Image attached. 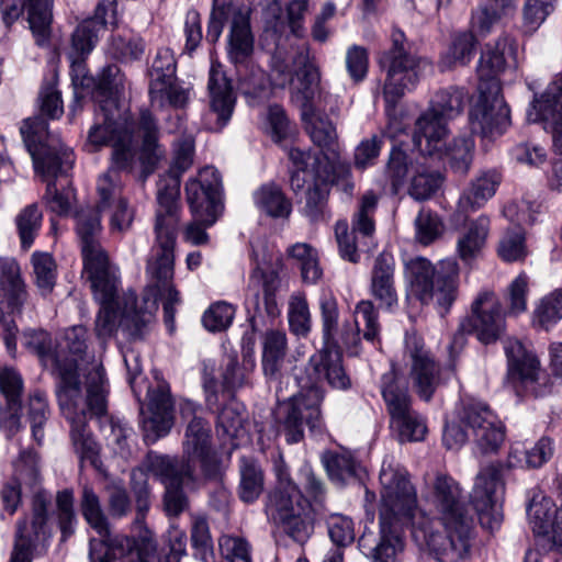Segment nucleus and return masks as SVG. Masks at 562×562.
I'll list each match as a JSON object with an SVG mask.
<instances>
[{"label": "nucleus", "mask_w": 562, "mask_h": 562, "mask_svg": "<svg viewBox=\"0 0 562 562\" xmlns=\"http://www.w3.org/2000/svg\"><path fill=\"white\" fill-rule=\"evenodd\" d=\"M381 484L380 536L364 532L358 541L372 562H400L404 550L403 525L409 522L417 508V495L406 469L393 457H386L379 474Z\"/></svg>", "instance_id": "nucleus-1"}, {"label": "nucleus", "mask_w": 562, "mask_h": 562, "mask_svg": "<svg viewBox=\"0 0 562 562\" xmlns=\"http://www.w3.org/2000/svg\"><path fill=\"white\" fill-rule=\"evenodd\" d=\"M426 484L445 535L423 525L414 527L413 538L437 561L459 562L469 553L473 529V517L463 499L462 488L459 482L443 473H436L431 482L426 480Z\"/></svg>", "instance_id": "nucleus-2"}, {"label": "nucleus", "mask_w": 562, "mask_h": 562, "mask_svg": "<svg viewBox=\"0 0 562 562\" xmlns=\"http://www.w3.org/2000/svg\"><path fill=\"white\" fill-rule=\"evenodd\" d=\"M194 140L191 135H181L175 140L173 159L167 177L159 182L158 209L155 221V243L147 259V272L153 279L168 286L175 273V247L180 222V178L193 162Z\"/></svg>", "instance_id": "nucleus-3"}, {"label": "nucleus", "mask_w": 562, "mask_h": 562, "mask_svg": "<svg viewBox=\"0 0 562 562\" xmlns=\"http://www.w3.org/2000/svg\"><path fill=\"white\" fill-rule=\"evenodd\" d=\"M76 360H66L58 364L55 373L58 376L56 396L59 409L70 423V438L74 449L81 461L97 465L99 448L87 429L88 413L103 415L106 411L105 379L102 366L94 364L86 381L87 396L85 397L78 376Z\"/></svg>", "instance_id": "nucleus-4"}, {"label": "nucleus", "mask_w": 562, "mask_h": 562, "mask_svg": "<svg viewBox=\"0 0 562 562\" xmlns=\"http://www.w3.org/2000/svg\"><path fill=\"white\" fill-rule=\"evenodd\" d=\"M146 273L150 278L151 286L155 289L154 297L144 296L143 305L139 306L134 292L125 293L120 321H117L116 311V307H119L117 294H111L104 301L100 297H94L100 304L94 322V333L100 340H106L112 337L119 327L130 336L138 337L143 328L151 322L154 313L158 308L157 299L162 301L165 323L170 330L173 329L175 305L180 303L179 292L175 289L172 280L165 288L162 284H158L147 271Z\"/></svg>", "instance_id": "nucleus-5"}, {"label": "nucleus", "mask_w": 562, "mask_h": 562, "mask_svg": "<svg viewBox=\"0 0 562 562\" xmlns=\"http://www.w3.org/2000/svg\"><path fill=\"white\" fill-rule=\"evenodd\" d=\"M41 115L24 120L20 131L34 166L47 176H57L72 166V151L63 145L58 135L49 132L44 116L58 119L64 113L60 93L52 86L40 93Z\"/></svg>", "instance_id": "nucleus-6"}, {"label": "nucleus", "mask_w": 562, "mask_h": 562, "mask_svg": "<svg viewBox=\"0 0 562 562\" xmlns=\"http://www.w3.org/2000/svg\"><path fill=\"white\" fill-rule=\"evenodd\" d=\"M406 278L412 294L422 304H434L443 316L459 294L460 267L456 259H443L437 265L424 257H415L405 263Z\"/></svg>", "instance_id": "nucleus-7"}, {"label": "nucleus", "mask_w": 562, "mask_h": 562, "mask_svg": "<svg viewBox=\"0 0 562 562\" xmlns=\"http://www.w3.org/2000/svg\"><path fill=\"white\" fill-rule=\"evenodd\" d=\"M77 234L81 243L83 272L90 282L94 297L108 300L117 294V269L110 262L108 252L98 237L101 233V221L95 212L77 214Z\"/></svg>", "instance_id": "nucleus-8"}, {"label": "nucleus", "mask_w": 562, "mask_h": 562, "mask_svg": "<svg viewBox=\"0 0 562 562\" xmlns=\"http://www.w3.org/2000/svg\"><path fill=\"white\" fill-rule=\"evenodd\" d=\"M324 347L314 353L308 361V370L317 381L325 380L337 390H347L351 385L350 378L342 366L337 335L339 329V307L331 293H323L318 301Z\"/></svg>", "instance_id": "nucleus-9"}, {"label": "nucleus", "mask_w": 562, "mask_h": 562, "mask_svg": "<svg viewBox=\"0 0 562 562\" xmlns=\"http://www.w3.org/2000/svg\"><path fill=\"white\" fill-rule=\"evenodd\" d=\"M392 47L380 58L381 68L386 72L383 93L386 103L395 106L406 91L413 89L420 77L431 70L426 58L411 54L406 49L405 34L393 29L391 34Z\"/></svg>", "instance_id": "nucleus-10"}, {"label": "nucleus", "mask_w": 562, "mask_h": 562, "mask_svg": "<svg viewBox=\"0 0 562 562\" xmlns=\"http://www.w3.org/2000/svg\"><path fill=\"white\" fill-rule=\"evenodd\" d=\"M468 93L461 88L449 87L439 90L431 99L430 108L422 114L415 124L413 140L428 154L441 148L447 137V121L460 115L465 106Z\"/></svg>", "instance_id": "nucleus-11"}, {"label": "nucleus", "mask_w": 562, "mask_h": 562, "mask_svg": "<svg viewBox=\"0 0 562 562\" xmlns=\"http://www.w3.org/2000/svg\"><path fill=\"white\" fill-rule=\"evenodd\" d=\"M324 400V390L311 385L299 395L280 407L277 415L278 432L285 437L288 443H297L304 437V423L312 432L323 431L321 404Z\"/></svg>", "instance_id": "nucleus-12"}, {"label": "nucleus", "mask_w": 562, "mask_h": 562, "mask_svg": "<svg viewBox=\"0 0 562 562\" xmlns=\"http://www.w3.org/2000/svg\"><path fill=\"white\" fill-rule=\"evenodd\" d=\"M183 419H189L184 430L182 442L183 459L180 465L193 467L200 464L207 477H217L221 474V462L211 447V427L202 417L195 415V406L191 402H184L180 406Z\"/></svg>", "instance_id": "nucleus-13"}, {"label": "nucleus", "mask_w": 562, "mask_h": 562, "mask_svg": "<svg viewBox=\"0 0 562 562\" xmlns=\"http://www.w3.org/2000/svg\"><path fill=\"white\" fill-rule=\"evenodd\" d=\"M144 467L146 472L159 479L165 485L164 508L169 517H178L189 508V499L182 485L193 480V467L180 465L179 460L156 453H148Z\"/></svg>", "instance_id": "nucleus-14"}, {"label": "nucleus", "mask_w": 562, "mask_h": 562, "mask_svg": "<svg viewBox=\"0 0 562 562\" xmlns=\"http://www.w3.org/2000/svg\"><path fill=\"white\" fill-rule=\"evenodd\" d=\"M505 494L503 465L491 463L480 469L470 493L480 524L490 530L497 528L503 519L501 512Z\"/></svg>", "instance_id": "nucleus-15"}, {"label": "nucleus", "mask_w": 562, "mask_h": 562, "mask_svg": "<svg viewBox=\"0 0 562 562\" xmlns=\"http://www.w3.org/2000/svg\"><path fill=\"white\" fill-rule=\"evenodd\" d=\"M376 204L378 196L369 191L361 198L359 209L352 218L351 231L347 222L336 223L335 236L342 259L357 263L360 259V249L369 246V240L375 232L373 215Z\"/></svg>", "instance_id": "nucleus-16"}, {"label": "nucleus", "mask_w": 562, "mask_h": 562, "mask_svg": "<svg viewBox=\"0 0 562 562\" xmlns=\"http://www.w3.org/2000/svg\"><path fill=\"white\" fill-rule=\"evenodd\" d=\"M501 86L495 82L477 83L479 98L470 111V125L473 133L483 137L501 135L509 125V109L501 94Z\"/></svg>", "instance_id": "nucleus-17"}, {"label": "nucleus", "mask_w": 562, "mask_h": 562, "mask_svg": "<svg viewBox=\"0 0 562 562\" xmlns=\"http://www.w3.org/2000/svg\"><path fill=\"white\" fill-rule=\"evenodd\" d=\"M186 195L193 216L205 225H213L223 210L218 171L214 167L201 169L196 178L187 182Z\"/></svg>", "instance_id": "nucleus-18"}, {"label": "nucleus", "mask_w": 562, "mask_h": 562, "mask_svg": "<svg viewBox=\"0 0 562 562\" xmlns=\"http://www.w3.org/2000/svg\"><path fill=\"white\" fill-rule=\"evenodd\" d=\"M461 329L475 334L483 344L496 341L505 329L502 305L494 291H481L471 305V315L461 323Z\"/></svg>", "instance_id": "nucleus-19"}, {"label": "nucleus", "mask_w": 562, "mask_h": 562, "mask_svg": "<svg viewBox=\"0 0 562 562\" xmlns=\"http://www.w3.org/2000/svg\"><path fill=\"white\" fill-rule=\"evenodd\" d=\"M504 349L508 361L507 379L514 387L521 386L535 396L546 394L548 378L540 370L536 356L517 339H507Z\"/></svg>", "instance_id": "nucleus-20"}, {"label": "nucleus", "mask_w": 562, "mask_h": 562, "mask_svg": "<svg viewBox=\"0 0 562 562\" xmlns=\"http://www.w3.org/2000/svg\"><path fill=\"white\" fill-rule=\"evenodd\" d=\"M459 422L472 430L474 440L483 452L496 451L505 438L504 427L491 408L479 401L462 402Z\"/></svg>", "instance_id": "nucleus-21"}, {"label": "nucleus", "mask_w": 562, "mask_h": 562, "mask_svg": "<svg viewBox=\"0 0 562 562\" xmlns=\"http://www.w3.org/2000/svg\"><path fill=\"white\" fill-rule=\"evenodd\" d=\"M406 352L412 361L411 379L418 395L429 401L441 384V368L425 349L423 339L411 334L406 336Z\"/></svg>", "instance_id": "nucleus-22"}, {"label": "nucleus", "mask_w": 562, "mask_h": 562, "mask_svg": "<svg viewBox=\"0 0 562 562\" xmlns=\"http://www.w3.org/2000/svg\"><path fill=\"white\" fill-rule=\"evenodd\" d=\"M528 120L542 122L552 134L555 151L562 155V77L548 85L546 90L535 97Z\"/></svg>", "instance_id": "nucleus-23"}, {"label": "nucleus", "mask_w": 562, "mask_h": 562, "mask_svg": "<svg viewBox=\"0 0 562 562\" xmlns=\"http://www.w3.org/2000/svg\"><path fill=\"white\" fill-rule=\"evenodd\" d=\"M172 401L168 390L159 385L148 391L147 411L142 409V427L147 442L166 436L172 426Z\"/></svg>", "instance_id": "nucleus-24"}, {"label": "nucleus", "mask_w": 562, "mask_h": 562, "mask_svg": "<svg viewBox=\"0 0 562 562\" xmlns=\"http://www.w3.org/2000/svg\"><path fill=\"white\" fill-rule=\"evenodd\" d=\"M26 300V284L19 262L13 257H0V307L16 314Z\"/></svg>", "instance_id": "nucleus-25"}, {"label": "nucleus", "mask_w": 562, "mask_h": 562, "mask_svg": "<svg viewBox=\"0 0 562 562\" xmlns=\"http://www.w3.org/2000/svg\"><path fill=\"white\" fill-rule=\"evenodd\" d=\"M100 539L90 540V562H144L136 549V540L124 535H112L108 527V535H99Z\"/></svg>", "instance_id": "nucleus-26"}, {"label": "nucleus", "mask_w": 562, "mask_h": 562, "mask_svg": "<svg viewBox=\"0 0 562 562\" xmlns=\"http://www.w3.org/2000/svg\"><path fill=\"white\" fill-rule=\"evenodd\" d=\"M48 501L36 495L33 499V518L29 528L25 520L19 521L16 527L15 543L10 562H32L31 550L34 539L40 537L47 521Z\"/></svg>", "instance_id": "nucleus-27"}, {"label": "nucleus", "mask_w": 562, "mask_h": 562, "mask_svg": "<svg viewBox=\"0 0 562 562\" xmlns=\"http://www.w3.org/2000/svg\"><path fill=\"white\" fill-rule=\"evenodd\" d=\"M232 23L228 40V57L236 66H244L254 52V35L250 30L248 7H229Z\"/></svg>", "instance_id": "nucleus-28"}, {"label": "nucleus", "mask_w": 562, "mask_h": 562, "mask_svg": "<svg viewBox=\"0 0 562 562\" xmlns=\"http://www.w3.org/2000/svg\"><path fill=\"white\" fill-rule=\"evenodd\" d=\"M207 90L211 111L216 114L218 127L222 128L233 114L236 98L232 82L220 63H212L211 65Z\"/></svg>", "instance_id": "nucleus-29"}, {"label": "nucleus", "mask_w": 562, "mask_h": 562, "mask_svg": "<svg viewBox=\"0 0 562 562\" xmlns=\"http://www.w3.org/2000/svg\"><path fill=\"white\" fill-rule=\"evenodd\" d=\"M370 293L379 302L381 308L392 311L397 306L398 295L394 280V259L392 255L382 252L371 270Z\"/></svg>", "instance_id": "nucleus-30"}, {"label": "nucleus", "mask_w": 562, "mask_h": 562, "mask_svg": "<svg viewBox=\"0 0 562 562\" xmlns=\"http://www.w3.org/2000/svg\"><path fill=\"white\" fill-rule=\"evenodd\" d=\"M502 182L496 169L480 170L461 193L458 207L463 213L475 212L491 200Z\"/></svg>", "instance_id": "nucleus-31"}, {"label": "nucleus", "mask_w": 562, "mask_h": 562, "mask_svg": "<svg viewBox=\"0 0 562 562\" xmlns=\"http://www.w3.org/2000/svg\"><path fill=\"white\" fill-rule=\"evenodd\" d=\"M37 457L33 451L21 452L14 462V476L9 481L2 492L1 498L4 508L13 514L21 502V484H34L37 480Z\"/></svg>", "instance_id": "nucleus-32"}, {"label": "nucleus", "mask_w": 562, "mask_h": 562, "mask_svg": "<svg viewBox=\"0 0 562 562\" xmlns=\"http://www.w3.org/2000/svg\"><path fill=\"white\" fill-rule=\"evenodd\" d=\"M308 9V0H292L283 13L279 2L272 1L265 10L267 31L283 34L286 27L295 36L303 34V20Z\"/></svg>", "instance_id": "nucleus-33"}, {"label": "nucleus", "mask_w": 562, "mask_h": 562, "mask_svg": "<svg viewBox=\"0 0 562 562\" xmlns=\"http://www.w3.org/2000/svg\"><path fill=\"white\" fill-rule=\"evenodd\" d=\"M488 232L490 218L485 215H480L475 220L470 221L459 234L456 251L464 265L471 266L481 257L486 245Z\"/></svg>", "instance_id": "nucleus-34"}, {"label": "nucleus", "mask_w": 562, "mask_h": 562, "mask_svg": "<svg viewBox=\"0 0 562 562\" xmlns=\"http://www.w3.org/2000/svg\"><path fill=\"white\" fill-rule=\"evenodd\" d=\"M138 131L142 135L139 160L146 175L153 172L157 162L164 157L165 150L158 143L159 128L157 120L149 110H142L138 119Z\"/></svg>", "instance_id": "nucleus-35"}, {"label": "nucleus", "mask_w": 562, "mask_h": 562, "mask_svg": "<svg viewBox=\"0 0 562 562\" xmlns=\"http://www.w3.org/2000/svg\"><path fill=\"white\" fill-rule=\"evenodd\" d=\"M442 138L441 148L434 154H428L431 160L446 159L450 169L459 175L467 176L471 169L474 157V142L469 136L453 138L449 144Z\"/></svg>", "instance_id": "nucleus-36"}, {"label": "nucleus", "mask_w": 562, "mask_h": 562, "mask_svg": "<svg viewBox=\"0 0 562 562\" xmlns=\"http://www.w3.org/2000/svg\"><path fill=\"white\" fill-rule=\"evenodd\" d=\"M527 517L535 535L547 532L555 517L560 515L553 501L547 497L541 490L535 487L528 492Z\"/></svg>", "instance_id": "nucleus-37"}, {"label": "nucleus", "mask_w": 562, "mask_h": 562, "mask_svg": "<svg viewBox=\"0 0 562 562\" xmlns=\"http://www.w3.org/2000/svg\"><path fill=\"white\" fill-rule=\"evenodd\" d=\"M305 505H310V503L299 487L273 488L268 495L266 514L276 524L289 515L302 510Z\"/></svg>", "instance_id": "nucleus-38"}, {"label": "nucleus", "mask_w": 562, "mask_h": 562, "mask_svg": "<svg viewBox=\"0 0 562 562\" xmlns=\"http://www.w3.org/2000/svg\"><path fill=\"white\" fill-rule=\"evenodd\" d=\"M418 151L407 154L400 147L392 149L386 166V176L390 179L395 192L405 182L407 177L414 175L417 164L423 161L422 157L428 156V153L422 150L415 143Z\"/></svg>", "instance_id": "nucleus-39"}, {"label": "nucleus", "mask_w": 562, "mask_h": 562, "mask_svg": "<svg viewBox=\"0 0 562 562\" xmlns=\"http://www.w3.org/2000/svg\"><path fill=\"white\" fill-rule=\"evenodd\" d=\"M381 387L391 420L402 423L403 415L414 411L407 389L398 383L392 371L383 374Z\"/></svg>", "instance_id": "nucleus-40"}, {"label": "nucleus", "mask_w": 562, "mask_h": 562, "mask_svg": "<svg viewBox=\"0 0 562 562\" xmlns=\"http://www.w3.org/2000/svg\"><path fill=\"white\" fill-rule=\"evenodd\" d=\"M422 159L423 161L416 166L408 187V194L416 201L430 199L443 181L441 172L432 168L430 164L432 160L427 156Z\"/></svg>", "instance_id": "nucleus-41"}, {"label": "nucleus", "mask_w": 562, "mask_h": 562, "mask_svg": "<svg viewBox=\"0 0 562 562\" xmlns=\"http://www.w3.org/2000/svg\"><path fill=\"white\" fill-rule=\"evenodd\" d=\"M355 325L357 334L349 338L341 335V342L346 346L353 342L356 337L362 335L363 339L375 344L380 340L379 314L374 304L370 300L360 301L355 307Z\"/></svg>", "instance_id": "nucleus-42"}, {"label": "nucleus", "mask_w": 562, "mask_h": 562, "mask_svg": "<svg viewBox=\"0 0 562 562\" xmlns=\"http://www.w3.org/2000/svg\"><path fill=\"white\" fill-rule=\"evenodd\" d=\"M288 157L294 167L293 170L311 172V175H313V181H326L330 179V162L325 154L311 149L291 147L288 151Z\"/></svg>", "instance_id": "nucleus-43"}, {"label": "nucleus", "mask_w": 562, "mask_h": 562, "mask_svg": "<svg viewBox=\"0 0 562 562\" xmlns=\"http://www.w3.org/2000/svg\"><path fill=\"white\" fill-rule=\"evenodd\" d=\"M53 3L54 0H27L26 2L29 26L40 46L45 45L50 35Z\"/></svg>", "instance_id": "nucleus-44"}, {"label": "nucleus", "mask_w": 562, "mask_h": 562, "mask_svg": "<svg viewBox=\"0 0 562 562\" xmlns=\"http://www.w3.org/2000/svg\"><path fill=\"white\" fill-rule=\"evenodd\" d=\"M256 206L271 217L286 218L292 211V204L281 188L274 183L261 186L255 193Z\"/></svg>", "instance_id": "nucleus-45"}, {"label": "nucleus", "mask_w": 562, "mask_h": 562, "mask_svg": "<svg viewBox=\"0 0 562 562\" xmlns=\"http://www.w3.org/2000/svg\"><path fill=\"white\" fill-rule=\"evenodd\" d=\"M97 193L99 196L97 209L82 210L78 214L95 212L100 217L102 211L111 209L119 200H124L121 175L113 168H109L98 179Z\"/></svg>", "instance_id": "nucleus-46"}, {"label": "nucleus", "mask_w": 562, "mask_h": 562, "mask_svg": "<svg viewBox=\"0 0 562 562\" xmlns=\"http://www.w3.org/2000/svg\"><path fill=\"white\" fill-rule=\"evenodd\" d=\"M507 46L505 38L498 40L493 48H488L482 54L476 69L479 83L487 86L495 82L497 86H501L497 76L506 67L505 54Z\"/></svg>", "instance_id": "nucleus-47"}, {"label": "nucleus", "mask_w": 562, "mask_h": 562, "mask_svg": "<svg viewBox=\"0 0 562 562\" xmlns=\"http://www.w3.org/2000/svg\"><path fill=\"white\" fill-rule=\"evenodd\" d=\"M240 482L238 495L245 503L255 502L263 491V473L251 459L241 458L239 465Z\"/></svg>", "instance_id": "nucleus-48"}, {"label": "nucleus", "mask_w": 562, "mask_h": 562, "mask_svg": "<svg viewBox=\"0 0 562 562\" xmlns=\"http://www.w3.org/2000/svg\"><path fill=\"white\" fill-rule=\"evenodd\" d=\"M288 322L290 330L300 337H306L312 329V314L304 292L297 291L288 301Z\"/></svg>", "instance_id": "nucleus-49"}, {"label": "nucleus", "mask_w": 562, "mask_h": 562, "mask_svg": "<svg viewBox=\"0 0 562 562\" xmlns=\"http://www.w3.org/2000/svg\"><path fill=\"white\" fill-rule=\"evenodd\" d=\"M303 117L306 121V131L313 143L336 156L337 132L333 123L322 115L304 113Z\"/></svg>", "instance_id": "nucleus-50"}, {"label": "nucleus", "mask_w": 562, "mask_h": 562, "mask_svg": "<svg viewBox=\"0 0 562 562\" xmlns=\"http://www.w3.org/2000/svg\"><path fill=\"white\" fill-rule=\"evenodd\" d=\"M176 69L172 52L169 48H159L148 68L149 90L154 89L156 94L159 93L164 83L176 79Z\"/></svg>", "instance_id": "nucleus-51"}, {"label": "nucleus", "mask_w": 562, "mask_h": 562, "mask_svg": "<svg viewBox=\"0 0 562 562\" xmlns=\"http://www.w3.org/2000/svg\"><path fill=\"white\" fill-rule=\"evenodd\" d=\"M23 345L36 353L44 366H50L55 371L58 364H64L55 355L50 335L44 329H27L23 333Z\"/></svg>", "instance_id": "nucleus-52"}, {"label": "nucleus", "mask_w": 562, "mask_h": 562, "mask_svg": "<svg viewBox=\"0 0 562 562\" xmlns=\"http://www.w3.org/2000/svg\"><path fill=\"white\" fill-rule=\"evenodd\" d=\"M31 262L34 283L40 294L46 297L53 292L56 284L57 265L55 259L48 252H34Z\"/></svg>", "instance_id": "nucleus-53"}, {"label": "nucleus", "mask_w": 562, "mask_h": 562, "mask_svg": "<svg viewBox=\"0 0 562 562\" xmlns=\"http://www.w3.org/2000/svg\"><path fill=\"white\" fill-rule=\"evenodd\" d=\"M262 366L266 374H274L279 363L283 360L288 350L286 334L284 330L271 329L263 336Z\"/></svg>", "instance_id": "nucleus-54"}, {"label": "nucleus", "mask_w": 562, "mask_h": 562, "mask_svg": "<svg viewBox=\"0 0 562 562\" xmlns=\"http://www.w3.org/2000/svg\"><path fill=\"white\" fill-rule=\"evenodd\" d=\"M80 508L82 516L98 535H108L109 520L102 509L97 493L90 485H83L81 491Z\"/></svg>", "instance_id": "nucleus-55"}, {"label": "nucleus", "mask_w": 562, "mask_h": 562, "mask_svg": "<svg viewBox=\"0 0 562 562\" xmlns=\"http://www.w3.org/2000/svg\"><path fill=\"white\" fill-rule=\"evenodd\" d=\"M562 319V289L543 296L533 311V325L548 330Z\"/></svg>", "instance_id": "nucleus-56"}, {"label": "nucleus", "mask_w": 562, "mask_h": 562, "mask_svg": "<svg viewBox=\"0 0 562 562\" xmlns=\"http://www.w3.org/2000/svg\"><path fill=\"white\" fill-rule=\"evenodd\" d=\"M316 510L311 505H305L302 510H297L276 524L294 541L303 543L313 531L312 512Z\"/></svg>", "instance_id": "nucleus-57"}, {"label": "nucleus", "mask_w": 562, "mask_h": 562, "mask_svg": "<svg viewBox=\"0 0 562 562\" xmlns=\"http://www.w3.org/2000/svg\"><path fill=\"white\" fill-rule=\"evenodd\" d=\"M43 214L37 204H30L15 216V226L23 249H29L42 225Z\"/></svg>", "instance_id": "nucleus-58"}, {"label": "nucleus", "mask_w": 562, "mask_h": 562, "mask_svg": "<svg viewBox=\"0 0 562 562\" xmlns=\"http://www.w3.org/2000/svg\"><path fill=\"white\" fill-rule=\"evenodd\" d=\"M111 155V167L120 171H130L133 168L136 157V146L133 134L127 130L113 138Z\"/></svg>", "instance_id": "nucleus-59"}, {"label": "nucleus", "mask_w": 562, "mask_h": 562, "mask_svg": "<svg viewBox=\"0 0 562 562\" xmlns=\"http://www.w3.org/2000/svg\"><path fill=\"white\" fill-rule=\"evenodd\" d=\"M475 43L472 32H463L456 36L448 54L440 61L442 70L467 65L474 54Z\"/></svg>", "instance_id": "nucleus-60"}, {"label": "nucleus", "mask_w": 562, "mask_h": 562, "mask_svg": "<svg viewBox=\"0 0 562 562\" xmlns=\"http://www.w3.org/2000/svg\"><path fill=\"white\" fill-rule=\"evenodd\" d=\"M44 201L47 209L59 216L70 214L75 203V192L69 186H57L56 181L47 183Z\"/></svg>", "instance_id": "nucleus-61"}, {"label": "nucleus", "mask_w": 562, "mask_h": 562, "mask_svg": "<svg viewBox=\"0 0 562 562\" xmlns=\"http://www.w3.org/2000/svg\"><path fill=\"white\" fill-rule=\"evenodd\" d=\"M306 202L303 209L305 216L312 222L325 218L328 189L326 181L314 180L312 186L306 188Z\"/></svg>", "instance_id": "nucleus-62"}, {"label": "nucleus", "mask_w": 562, "mask_h": 562, "mask_svg": "<svg viewBox=\"0 0 562 562\" xmlns=\"http://www.w3.org/2000/svg\"><path fill=\"white\" fill-rule=\"evenodd\" d=\"M237 72L243 93L252 97H261L267 90L269 78L261 68L255 66L249 67L248 63H246L244 66H237Z\"/></svg>", "instance_id": "nucleus-63"}, {"label": "nucleus", "mask_w": 562, "mask_h": 562, "mask_svg": "<svg viewBox=\"0 0 562 562\" xmlns=\"http://www.w3.org/2000/svg\"><path fill=\"white\" fill-rule=\"evenodd\" d=\"M529 277L521 272L508 285L505 295L507 313L517 316L527 311Z\"/></svg>", "instance_id": "nucleus-64"}]
</instances>
